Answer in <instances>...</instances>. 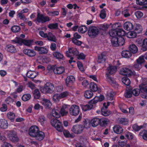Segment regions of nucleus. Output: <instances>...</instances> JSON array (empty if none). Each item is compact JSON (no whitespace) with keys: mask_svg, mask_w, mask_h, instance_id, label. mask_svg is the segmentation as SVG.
Returning <instances> with one entry per match:
<instances>
[{"mask_svg":"<svg viewBox=\"0 0 147 147\" xmlns=\"http://www.w3.org/2000/svg\"><path fill=\"white\" fill-rule=\"evenodd\" d=\"M55 88L53 85L50 82L47 83L40 89L41 92L44 94H50L53 92Z\"/></svg>","mask_w":147,"mask_h":147,"instance_id":"1","label":"nucleus"},{"mask_svg":"<svg viewBox=\"0 0 147 147\" xmlns=\"http://www.w3.org/2000/svg\"><path fill=\"white\" fill-rule=\"evenodd\" d=\"M99 29L97 27L91 26L89 27L88 30V34L91 38H95L98 34Z\"/></svg>","mask_w":147,"mask_h":147,"instance_id":"2","label":"nucleus"},{"mask_svg":"<svg viewBox=\"0 0 147 147\" xmlns=\"http://www.w3.org/2000/svg\"><path fill=\"white\" fill-rule=\"evenodd\" d=\"M7 136L10 140L12 142H17L19 141V138L17 136V133L13 130L8 131Z\"/></svg>","mask_w":147,"mask_h":147,"instance_id":"3","label":"nucleus"},{"mask_svg":"<svg viewBox=\"0 0 147 147\" xmlns=\"http://www.w3.org/2000/svg\"><path fill=\"white\" fill-rule=\"evenodd\" d=\"M36 20L38 22L44 23L50 21V19L48 16H45L42 14L38 13Z\"/></svg>","mask_w":147,"mask_h":147,"instance_id":"4","label":"nucleus"},{"mask_svg":"<svg viewBox=\"0 0 147 147\" xmlns=\"http://www.w3.org/2000/svg\"><path fill=\"white\" fill-rule=\"evenodd\" d=\"M90 126V122L86 120L84 121L82 124L76 125L73 126V129L86 128L88 129Z\"/></svg>","mask_w":147,"mask_h":147,"instance_id":"5","label":"nucleus"},{"mask_svg":"<svg viewBox=\"0 0 147 147\" xmlns=\"http://www.w3.org/2000/svg\"><path fill=\"white\" fill-rule=\"evenodd\" d=\"M80 112V109L79 106L76 105H72L69 109V113L72 115H77Z\"/></svg>","mask_w":147,"mask_h":147,"instance_id":"6","label":"nucleus"},{"mask_svg":"<svg viewBox=\"0 0 147 147\" xmlns=\"http://www.w3.org/2000/svg\"><path fill=\"white\" fill-rule=\"evenodd\" d=\"M51 123L52 126L55 128H62L63 127L61 123L57 119H52Z\"/></svg>","mask_w":147,"mask_h":147,"instance_id":"7","label":"nucleus"},{"mask_svg":"<svg viewBox=\"0 0 147 147\" xmlns=\"http://www.w3.org/2000/svg\"><path fill=\"white\" fill-rule=\"evenodd\" d=\"M120 73L121 74L128 76H131L133 74V72L131 69L126 67L122 68Z\"/></svg>","mask_w":147,"mask_h":147,"instance_id":"8","label":"nucleus"},{"mask_svg":"<svg viewBox=\"0 0 147 147\" xmlns=\"http://www.w3.org/2000/svg\"><path fill=\"white\" fill-rule=\"evenodd\" d=\"M139 88L141 92L144 93L142 95V97L147 98V85L142 84L140 85Z\"/></svg>","mask_w":147,"mask_h":147,"instance_id":"9","label":"nucleus"},{"mask_svg":"<svg viewBox=\"0 0 147 147\" xmlns=\"http://www.w3.org/2000/svg\"><path fill=\"white\" fill-rule=\"evenodd\" d=\"M79 53L77 49L74 48H70L66 52V55L67 57H70L71 56H77Z\"/></svg>","mask_w":147,"mask_h":147,"instance_id":"10","label":"nucleus"},{"mask_svg":"<svg viewBox=\"0 0 147 147\" xmlns=\"http://www.w3.org/2000/svg\"><path fill=\"white\" fill-rule=\"evenodd\" d=\"M34 49L41 54H46L48 52V49L44 47L35 46L34 47Z\"/></svg>","mask_w":147,"mask_h":147,"instance_id":"11","label":"nucleus"},{"mask_svg":"<svg viewBox=\"0 0 147 147\" xmlns=\"http://www.w3.org/2000/svg\"><path fill=\"white\" fill-rule=\"evenodd\" d=\"M23 52L26 55L30 57H34L36 55V52L33 50L30 49H25Z\"/></svg>","mask_w":147,"mask_h":147,"instance_id":"12","label":"nucleus"},{"mask_svg":"<svg viewBox=\"0 0 147 147\" xmlns=\"http://www.w3.org/2000/svg\"><path fill=\"white\" fill-rule=\"evenodd\" d=\"M65 81L67 86H69L72 85L75 82V78L73 76H70L67 77Z\"/></svg>","mask_w":147,"mask_h":147,"instance_id":"13","label":"nucleus"},{"mask_svg":"<svg viewBox=\"0 0 147 147\" xmlns=\"http://www.w3.org/2000/svg\"><path fill=\"white\" fill-rule=\"evenodd\" d=\"M45 136V133L43 132L38 130L35 137L36 140L40 141L44 139Z\"/></svg>","mask_w":147,"mask_h":147,"instance_id":"14","label":"nucleus"},{"mask_svg":"<svg viewBox=\"0 0 147 147\" xmlns=\"http://www.w3.org/2000/svg\"><path fill=\"white\" fill-rule=\"evenodd\" d=\"M41 103L45 107L48 109L50 108L52 105L49 100L45 98L43 99L41 101Z\"/></svg>","mask_w":147,"mask_h":147,"instance_id":"15","label":"nucleus"},{"mask_svg":"<svg viewBox=\"0 0 147 147\" xmlns=\"http://www.w3.org/2000/svg\"><path fill=\"white\" fill-rule=\"evenodd\" d=\"M60 109H54L52 111V114L53 116L56 118H59L60 117Z\"/></svg>","mask_w":147,"mask_h":147,"instance_id":"16","label":"nucleus"},{"mask_svg":"<svg viewBox=\"0 0 147 147\" xmlns=\"http://www.w3.org/2000/svg\"><path fill=\"white\" fill-rule=\"evenodd\" d=\"M123 27L125 30L128 31L131 30L134 28L133 24L129 22H126L124 24Z\"/></svg>","mask_w":147,"mask_h":147,"instance_id":"17","label":"nucleus"},{"mask_svg":"<svg viewBox=\"0 0 147 147\" xmlns=\"http://www.w3.org/2000/svg\"><path fill=\"white\" fill-rule=\"evenodd\" d=\"M129 51L133 54L136 53L138 51V48L134 44H131L128 47Z\"/></svg>","mask_w":147,"mask_h":147,"instance_id":"18","label":"nucleus"},{"mask_svg":"<svg viewBox=\"0 0 147 147\" xmlns=\"http://www.w3.org/2000/svg\"><path fill=\"white\" fill-rule=\"evenodd\" d=\"M65 69L63 67H57L56 66L55 69H54V73L57 75L62 74L64 72Z\"/></svg>","mask_w":147,"mask_h":147,"instance_id":"19","label":"nucleus"},{"mask_svg":"<svg viewBox=\"0 0 147 147\" xmlns=\"http://www.w3.org/2000/svg\"><path fill=\"white\" fill-rule=\"evenodd\" d=\"M38 73L37 72L30 71L27 72L26 76L30 78H34L38 76Z\"/></svg>","mask_w":147,"mask_h":147,"instance_id":"20","label":"nucleus"},{"mask_svg":"<svg viewBox=\"0 0 147 147\" xmlns=\"http://www.w3.org/2000/svg\"><path fill=\"white\" fill-rule=\"evenodd\" d=\"M107 72L106 73H108L109 74H112L116 71L117 68L116 66H109L107 68Z\"/></svg>","mask_w":147,"mask_h":147,"instance_id":"21","label":"nucleus"},{"mask_svg":"<svg viewBox=\"0 0 147 147\" xmlns=\"http://www.w3.org/2000/svg\"><path fill=\"white\" fill-rule=\"evenodd\" d=\"M109 122V120L108 119L106 118H103L100 119V125L101 126H105L107 125Z\"/></svg>","mask_w":147,"mask_h":147,"instance_id":"22","label":"nucleus"},{"mask_svg":"<svg viewBox=\"0 0 147 147\" xmlns=\"http://www.w3.org/2000/svg\"><path fill=\"white\" fill-rule=\"evenodd\" d=\"M90 123L92 127H96L100 124V119L97 118H94L91 120Z\"/></svg>","mask_w":147,"mask_h":147,"instance_id":"23","label":"nucleus"},{"mask_svg":"<svg viewBox=\"0 0 147 147\" xmlns=\"http://www.w3.org/2000/svg\"><path fill=\"white\" fill-rule=\"evenodd\" d=\"M68 109L66 105H63L60 109V113L62 116L66 115L68 113Z\"/></svg>","mask_w":147,"mask_h":147,"instance_id":"24","label":"nucleus"},{"mask_svg":"<svg viewBox=\"0 0 147 147\" xmlns=\"http://www.w3.org/2000/svg\"><path fill=\"white\" fill-rule=\"evenodd\" d=\"M7 121L5 119H0V127L1 129H6L7 127Z\"/></svg>","mask_w":147,"mask_h":147,"instance_id":"25","label":"nucleus"},{"mask_svg":"<svg viewBox=\"0 0 147 147\" xmlns=\"http://www.w3.org/2000/svg\"><path fill=\"white\" fill-rule=\"evenodd\" d=\"M122 56L125 58H129L132 55L131 53L128 50H125L122 51Z\"/></svg>","mask_w":147,"mask_h":147,"instance_id":"26","label":"nucleus"},{"mask_svg":"<svg viewBox=\"0 0 147 147\" xmlns=\"http://www.w3.org/2000/svg\"><path fill=\"white\" fill-rule=\"evenodd\" d=\"M53 55L55 57L58 59H62L64 57L63 54L58 51L54 52L53 53Z\"/></svg>","mask_w":147,"mask_h":147,"instance_id":"27","label":"nucleus"},{"mask_svg":"<svg viewBox=\"0 0 147 147\" xmlns=\"http://www.w3.org/2000/svg\"><path fill=\"white\" fill-rule=\"evenodd\" d=\"M134 30L136 33H140L142 31V27L140 24H136L134 26Z\"/></svg>","mask_w":147,"mask_h":147,"instance_id":"28","label":"nucleus"},{"mask_svg":"<svg viewBox=\"0 0 147 147\" xmlns=\"http://www.w3.org/2000/svg\"><path fill=\"white\" fill-rule=\"evenodd\" d=\"M6 49L8 52L10 53H15L16 51L15 47L11 45H8L7 46Z\"/></svg>","mask_w":147,"mask_h":147,"instance_id":"29","label":"nucleus"},{"mask_svg":"<svg viewBox=\"0 0 147 147\" xmlns=\"http://www.w3.org/2000/svg\"><path fill=\"white\" fill-rule=\"evenodd\" d=\"M46 38L49 41L55 42L56 38L55 36L53 35L52 33L51 32H49L47 34V36Z\"/></svg>","mask_w":147,"mask_h":147,"instance_id":"30","label":"nucleus"},{"mask_svg":"<svg viewBox=\"0 0 147 147\" xmlns=\"http://www.w3.org/2000/svg\"><path fill=\"white\" fill-rule=\"evenodd\" d=\"M105 55L103 53H102L98 56L97 61L98 63H100L102 62H105Z\"/></svg>","mask_w":147,"mask_h":147,"instance_id":"31","label":"nucleus"},{"mask_svg":"<svg viewBox=\"0 0 147 147\" xmlns=\"http://www.w3.org/2000/svg\"><path fill=\"white\" fill-rule=\"evenodd\" d=\"M139 135L142 136L144 140H147V130L144 129L141 131L139 133Z\"/></svg>","mask_w":147,"mask_h":147,"instance_id":"32","label":"nucleus"},{"mask_svg":"<svg viewBox=\"0 0 147 147\" xmlns=\"http://www.w3.org/2000/svg\"><path fill=\"white\" fill-rule=\"evenodd\" d=\"M93 95L92 92L89 90L86 91L84 93V96L87 99L91 98Z\"/></svg>","mask_w":147,"mask_h":147,"instance_id":"33","label":"nucleus"},{"mask_svg":"<svg viewBox=\"0 0 147 147\" xmlns=\"http://www.w3.org/2000/svg\"><path fill=\"white\" fill-rule=\"evenodd\" d=\"M141 49L144 51L147 50V38H145L143 40L142 45Z\"/></svg>","mask_w":147,"mask_h":147,"instance_id":"34","label":"nucleus"},{"mask_svg":"<svg viewBox=\"0 0 147 147\" xmlns=\"http://www.w3.org/2000/svg\"><path fill=\"white\" fill-rule=\"evenodd\" d=\"M106 77L107 80L111 84H114L116 82L114 79L112 78L108 73H106Z\"/></svg>","mask_w":147,"mask_h":147,"instance_id":"35","label":"nucleus"},{"mask_svg":"<svg viewBox=\"0 0 147 147\" xmlns=\"http://www.w3.org/2000/svg\"><path fill=\"white\" fill-rule=\"evenodd\" d=\"M38 130H36L35 129H29L28 134L32 137H35Z\"/></svg>","mask_w":147,"mask_h":147,"instance_id":"36","label":"nucleus"},{"mask_svg":"<svg viewBox=\"0 0 147 147\" xmlns=\"http://www.w3.org/2000/svg\"><path fill=\"white\" fill-rule=\"evenodd\" d=\"M109 34L112 38L116 37L117 34V31L115 29H111L109 31Z\"/></svg>","mask_w":147,"mask_h":147,"instance_id":"37","label":"nucleus"},{"mask_svg":"<svg viewBox=\"0 0 147 147\" xmlns=\"http://www.w3.org/2000/svg\"><path fill=\"white\" fill-rule=\"evenodd\" d=\"M90 90L94 92L96 91L98 89L97 85L93 82H91L90 83Z\"/></svg>","mask_w":147,"mask_h":147,"instance_id":"38","label":"nucleus"},{"mask_svg":"<svg viewBox=\"0 0 147 147\" xmlns=\"http://www.w3.org/2000/svg\"><path fill=\"white\" fill-rule=\"evenodd\" d=\"M107 109H105L104 107L102 108L101 114L102 115L105 116H107L110 114V111H107Z\"/></svg>","mask_w":147,"mask_h":147,"instance_id":"39","label":"nucleus"},{"mask_svg":"<svg viewBox=\"0 0 147 147\" xmlns=\"http://www.w3.org/2000/svg\"><path fill=\"white\" fill-rule=\"evenodd\" d=\"M121 80L123 83L127 86H129L130 84V80L127 77L123 78Z\"/></svg>","mask_w":147,"mask_h":147,"instance_id":"40","label":"nucleus"},{"mask_svg":"<svg viewBox=\"0 0 147 147\" xmlns=\"http://www.w3.org/2000/svg\"><path fill=\"white\" fill-rule=\"evenodd\" d=\"M136 36V33L134 31L128 32L127 34V36L129 38H135Z\"/></svg>","mask_w":147,"mask_h":147,"instance_id":"41","label":"nucleus"},{"mask_svg":"<svg viewBox=\"0 0 147 147\" xmlns=\"http://www.w3.org/2000/svg\"><path fill=\"white\" fill-rule=\"evenodd\" d=\"M93 107V105L92 104H88L86 105H83L82 108V110L84 111H86L91 109Z\"/></svg>","mask_w":147,"mask_h":147,"instance_id":"42","label":"nucleus"},{"mask_svg":"<svg viewBox=\"0 0 147 147\" xmlns=\"http://www.w3.org/2000/svg\"><path fill=\"white\" fill-rule=\"evenodd\" d=\"M87 30V28L86 26H82L79 27L78 31L81 33H84L86 32Z\"/></svg>","mask_w":147,"mask_h":147,"instance_id":"43","label":"nucleus"},{"mask_svg":"<svg viewBox=\"0 0 147 147\" xmlns=\"http://www.w3.org/2000/svg\"><path fill=\"white\" fill-rule=\"evenodd\" d=\"M147 127V124L144 123L143 125L138 126L137 124H134L132 126L133 129H142Z\"/></svg>","mask_w":147,"mask_h":147,"instance_id":"44","label":"nucleus"},{"mask_svg":"<svg viewBox=\"0 0 147 147\" xmlns=\"http://www.w3.org/2000/svg\"><path fill=\"white\" fill-rule=\"evenodd\" d=\"M48 27L51 29H57L58 28V24L57 23L50 24L48 25Z\"/></svg>","mask_w":147,"mask_h":147,"instance_id":"45","label":"nucleus"},{"mask_svg":"<svg viewBox=\"0 0 147 147\" xmlns=\"http://www.w3.org/2000/svg\"><path fill=\"white\" fill-rule=\"evenodd\" d=\"M34 98L36 99H39L40 96V93L38 89H35L33 94Z\"/></svg>","mask_w":147,"mask_h":147,"instance_id":"46","label":"nucleus"},{"mask_svg":"<svg viewBox=\"0 0 147 147\" xmlns=\"http://www.w3.org/2000/svg\"><path fill=\"white\" fill-rule=\"evenodd\" d=\"M117 37H113L111 39V42L112 45L114 47H118Z\"/></svg>","mask_w":147,"mask_h":147,"instance_id":"47","label":"nucleus"},{"mask_svg":"<svg viewBox=\"0 0 147 147\" xmlns=\"http://www.w3.org/2000/svg\"><path fill=\"white\" fill-rule=\"evenodd\" d=\"M22 42L21 44L20 45H22V44H23L25 45L28 46V47L30 46L31 44V40H23L22 39Z\"/></svg>","mask_w":147,"mask_h":147,"instance_id":"48","label":"nucleus"},{"mask_svg":"<svg viewBox=\"0 0 147 147\" xmlns=\"http://www.w3.org/2000/svg\"><path fill=\"white\" fill-rule=\"evenodd\" d=\"M117 43L118 46H122L123 45L125 42V40L124 38L122 37L117 38Z\"/></svg>","mask_w":147,"mask_h":147,"instance_id":"49","label":"nucleus"},{"mask_svg":"<svg viewBox=\"0 0 147 147\" xmlns=\"http://www.w3.org/2000/svg\"><path fill=\"white\" fill-rule=\"evenodd\" d=\"M61 98L59 94H55L53 96V100L55 102H58Z\"/></svg>","mask_w":147,"mask_h":147,"instance_id":"50","label":"nucleus"},{"mask_svg":"<svg viewBox=\"0 0 147 147\" xmlns=\"http://www.w3.org/2000/svg\"><path fill=\"white\" fill-rule=\"evenodd\" d=\"M137 4L140 5H144L147 4V0H136Z\"/></svg>","mask_w":147,"mask_h":147,"instance_id":"51","label":"nucleus"},{"mask_svg":"<svg viewBox=\"0 0 147 147\" xmlns=\"http://www.w3.org/2000/svg\"><path fill=\"white\" fill-rule=\"evenodd\" d=\"M31 98V95L30 94H27L24 95L22 97L23 100L26 101L29 100Z\"/></svg>","mask_w":147,"mask_h":147,"instance_id":"52","label":"nucleus"},{"mask_svg":"<svg viewBox=\"0 0 147 147\" xmlns=\"http://www.w3.org/2000/svg\"><path fill=\"white\" fill-rule=\"evenodd\" d=\"M63 134L64 136L66 137L73 138L72 135L69 133V131L67 130H65L63 131Z\"/></svg>","mask_w":147,"mask_h":147,"instance_id":"53","label":"nucleus"},{"mask_svg":"<svg viewBox=\"0 0 147 147\" xmlns=\"http://www.w3.org/2000/svg\"><path fill=\"white\" fill-rule=\"evenodd\" d=\"M20 30V27L18 26H14L11 28L12 31L15 33L18 32Z\"/></svg>","mask_w":147,"mask_h":147,"instance_id":"54","label":"nucleus"},{"mask_svg":"<svg viewBox=\"0 0 147 147\" xmlns=\"http://www.w3.org/2000/svg\"><path fill=\"white\" fill-rule=\"evenodd\" d=\"M38 121L42 125L46 122V118L44 116H41L39 117Z\"/></svg>","mask_w":147,"mask_h":147,"instance_id":"55","label":"nucleus"},{"mask_svg":"<svg viewBox=\"0 0 147 147\" xmlns=\"http://www.w3.org/2000/svg\"><path fill=\"white\" fill-rule=\"evenodd\" d=\"M7 116L9 119L13 121L15 118V115L13 113L10 112L7 113Z\"/></svg>","mask_w":147,"mask_h":147,"instance_id":"56","label":"nucleus"},{"mask_svg":"<svg viewBox=\"0 0 147 147\" xmlns=\"http://www.w3.org/2000/svg\"><path fill=\"white\" fill-rule=\"evenodd\" d=\"M119 122L120 123L125 125L128 123V120L125 118H121L119 120Z\"/></svg>","mask_w":147,"mask_h":147,"instance_id":"57","label":"nucleus"},{"mask_svg":"<svg viewBox=\"0 0 147 147\" xmlns=\"http://www.w3.org/2000/svg\"><path fill=\"white\" fill-rule=\"evenodd\" d=\"M18 17L20 18L21 20H23L24 21L27 20V19L25 15L23 14V13H18L17 15Z\"/></svg>","mask_w":147,"mask_h":147,"instance_id":"58","label":"nucleus"},{"mask_svg":"<svg viewBox=\"0 0 147 147\" xmlns=\"http://www.w3.org/2000/svg\"><path fill=\"white\" fill-rule=\"evenodd\" d=\"M117 34L119 36H124L125 34V33L122 29H119L117 31Z\"/></svg>","mask_w":147,"mask_h":147,"instance_id":"59","label":"nucleus"},{"mask_svg":"<svg viewBox=\"0 0 147 147\" xmlns=\"http://www.w3.org/2000/svg\"><path fill=\"white\" fill-rule=\"evenodd\" d=\"M61 98L66 97L69 95V93L68 91H66L59 94Z\"/></svg>","mask_w":147,"mask_h":147,"instance_id":"60","label":"nucleus"},{"mask_svg":"<svg viewBox=\"0 0 147 147\" xmlns=\"http://www.w3.org/2000/svg\"><path fill=\"white\" fill-rule=\"evenodd\" d=\"M59 12L57 11H49L47 13L48 14L51 16H57L59 14Z\"/></svg>","mask_w":147,"mask_h":147,"instance_id":"61","label":"nucleus"},{"mask_svg":"<svg viewBox=\"0 0 147 147\" xmlns=\"http://www.w3.org/2000/svg\"><path fill=\"white\" fill-rule=\"evenodd\" d=\"M144 58V55L140 56L139 58L137 59V62L141 65L145 61Z\"/></svg>","mask_w":147,"mask_h":147,"instance_id":"62","label":"nucleus"},{"mask_svg":"<svg viewBox=\"0 0 147 147\" xmlns=\"http://www.w3.org/2000/svg\"><path fill=\"white\" fill-rule=\"evenodd\" d=\"M132 90H127L126 93L125 94V96L127 98H129L132 96Z\"/></svg>","mask_w":147,"mask_h":147,"instance_id":"63","label":"nucleus"},{"mask_svg":"<svg viewBox=\"0 0 147 147\" xmlns=\"http://www.w3.org/2000/svg\"><path fill=\"white\" fill-rule=\"evenodd\" d=\"M100 17L102 19H104L106 17V12L105 9H102L100 14Z\"/></svg>","mask_w":147,"mask_h":147,"instance_id":"64","label":"nucleus"}]
</instances>
